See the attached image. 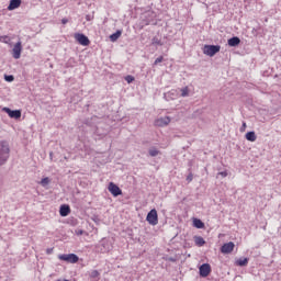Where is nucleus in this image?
Listing matches in <instances>:
<instances>
[{"instance_id":"nucleus-1","label":"nucleus","mask_w":281,"mask_h":281,"mask_svg":"<svg viewBox=\"0 0 281 281\" xmlns=\"http://www.w3.org/2000/svg\"><path fill=\"white\" fill-rule=\"evenodd\" d=\"M10 159V144L8 140L0 142V166H3L5 161Z\"/></svg>"},{"instance_id":"nucleus-2","label":"nucleus","mask_w":281,"mask_h":281,"mask_svg":"<svg viewBox=\"0 0 281 281\" xmlns=\"http://www.w3.org/2000/svg\"><path fill=\"white\" fill-rule=\"evenodd\" d=\"M221 52V45H204L203 54L206 56H216Z\"/></svg>"},{"instance_id":"nucleus-3","label":"nucleus","mask_w":281,"mask_h":281,"mask_svg":"<svg viewBox=\"0 0 281 281\" xmlns=\"http://www.w3.org/2000/svg\"><path fill=\"white\" fill-rule=\"evenodd\" d=\"M59 260H64L65 262H70V265H76L80 258L76 254H64L58 256Z\"/></svg>"},{"instance_id":"nucleus-4","label":"nucleus","mask_w":281,"mask_h":281,"mask_svg":"<svg viewBox=\"0 0 281 281\" xmlns=\"http://www.w3.org/2000/svg\"><path fill=\"white\" fill-rule=\"evenodd\" d=\"M147 223L149 225H157L159 223V216L157 215V210L153 209L148 212L146 217Z\"/></svg>"},{"instance_id":"nucleus-5","label":"nucleus","mask_w":281,"mask_h":281,"mask_svg":"<svg viewBox=\"0 0 281 281\" xmlns=\"http://www.w3.org/2000/svg\"><path fill=\"white\" fill-rule=\"evenodd\" d=\"M199 273L201 278H207L212 273V266L210 263H203L199 268Z\"/></svg>"},{"instance_id":"nucleus-6","label":"nucleus","mask_w":281,"mask_h":281,"mask_svg":"<svg viewBox=\"0 0 281 281\" xmlns=\"http://www.w3.org/2000/svg\"><path fill=\"white\" fill-rule=\"evenodd\" d=\"M76 41L79 43V45H83V47H87L91 42L89 41V37L82 33L75 34Z\"/></svg>"},{"instance_id":"nucleus-7","label":"nucleus","mask_w":281,"mask_h":281,"mask_svg":"<svg viewBox=\"0 0 281 281\" xmlns=\"http://www.w3.org/2000/svg\"><path fill=\"white\" fill-rule=\"evenodd\" d=\"M12 57L15 59V60H19V58H21V52H23V45L21 44V41H19L14 46H13V49H12Z\"/></svg>"},{"instance_id":"nucleus-8","label":"nucleus","mask_w":281,"mask_h":281,"mask_svg":"<svg viewBox=\"0 0 281 281\" xmlns=\"http://www.w3.org/2000/svg\"><path fill=\"white\" fill-rule=\"evenodd\" d=\"M3 111L11 117L12 120H21V110H11L10 108H4Z\"/></svg>"},{"instance_id":"nucleus-9","label":"nucleus","mask_w":281,"mask_h":281,"mask_svg":"<svg viewBox=\"0 0 281 281\" xmlns=\"http://www.w3.org/2000/svg\"><path fill=\"white\" fill-rule=\"evenodd\" d=\"M154 124L160 128H164V126H168V124H170V116L156 119Z\"/></svg>"},{"instance_id":"nucleus-10","label":"nucleus","mask_w":281,"mask_h":281,"mask_svg":"<svg viewBox=\"0 0 281 281\" xmlns=\"http://www.w3.org/2000/svg\"><path fill=\"white\" fill-rule=\"evenodd\" d=\"M108 190L113 196H121L122 194V189H120V187L113 182L109 183Z\"/></svg>"},{"instance_id":"nucleus-11","label":"nucleus","mask_w":281,"mask_h":281,"mask_svg":"<svg viewBox=\"0 0 281 281\" xmlns=\"http://www.w3.org/2000/svg\"><path fill=\"white\" fill-rule=\"evenodd\" d=\"M234 247H236V244H234V241L226 243L221 247V252L232 254V251H234Z\"/></svg>"},{"instance_id":"nucleus-12","label":"nucleus","mask_w":281,"mask_h":281,"mask_svg":"<svg viewBox=\"0 0 281 281\" xmlns=\"http://www.w3.org/2000/svg\"><path fill=\"white\" fill-rule=\"evenodd\" d=\"M59 214L60 216H69V214H71V207H69L68 204H63L59 207Z\"/></svg>"},{"instance_id":"nucleus-13","label":"nucleus","mask_w":281,"mask_h":281,"mask_svg":"<svg viewBox=\"0 0 281 281\" xmlns=\"http://www.w3.org/2000/svg\"><path fill=\"white\" fill-rule=\"evenodd\" d=\"M229 47H238L240 45V37L233 36L227 41Z\"/></svg>"},{"instance_id":"nucleus-14","label":"nucleus","mask_w":281,"mask_h":281,"mask_svg":"<svg viewBox=\"0 0 281 281\" xmlns=\"http://www.w3.org/2000/svg\"><path fill=\"white\" fill-rule=\"evenodd\" d=\"M16 8H21V0H10V3L8 5V10H16Z\"/></svg>"},{"instance_id":"nucleus-15","label":"nucleus","mask_w":281,"mask_h":281,"mask_svg":"<svg viewBox=\"0 0 281 281\" xmlns=\"http://www.w3.org/2000/svg\"><path fill=\"white\" fill-rule=\"evenodd\" d=\"M101 254H106L109 251H111V245H109L108 240H102L101 241V249H100Z\"/></svg>"},{"instance_id":"nucleus-16","label":"nucleus","mask_w":281,"mask_h":281,"mask_svg":"<svg viewBox=\"0 0 281 281\" xmlns=\"http://www.w3.org/2000/svg\"><path fill=\"white\" fill-rule=\"evenodd\" d=\"M237 267H247L249 265V258H239L236 260Z\"/></svg>"},{"instance_id":"nucleus-17","label":"nucleus","mask_w":281,"mask_h":281,"mask_svg":"<svg viewBox=\"0 0 281 281\" xmlns=\"http://www.w3.org/2000/svg\"><path fill=\"white\" fill-rule=\"evenodd\" d=\"M246 139L247 142H256V139H258V137L256 136V132L250 131L246 133Z\"/></svg>"},{"instance_id":"nucleus-18","label":"nucleus","mask_w":281,"mask_h":281,"mask_svg":"<svg viewBox=\"0 0 281 281\" xmlns=\"http://www.w3.org/2000/svg\"><path fill=\"white\" fill-rule=\"evenodd\" d=\"M193 226H195L196 229H203V227H205V223H203V221H201L200 218H194Z\"/></svg>"},{"instance_id":"nucleus-19","label":"nucleus","mask_w":281,"mask_h":281,"mask_svg":"<svg viewBox=\"0 0 281 281\" xmlns=\"http://www.w3.org/2000/svg\"><path fill=\"white\" fill-rule=\"evenodd\" d=\"M194 243L196 247H203V245H205V239L201 236H194Z\"/></svg>"},{"instance_id":"nucleus-20","label":"nucleus","mask_w":281,"mask_h":281,"mask_svg":"<svg viewBox=\"0 0 281 281\" xmlns=\"http://www.w3.org/2000/svg\"><path fill=\"white\" fill-rule=\"evenodd\" d=\"M120 36H122V31L117 30L115 33L110 35V41L112 43H115V41H117V38H120Z\"/></svg>"},{"instance_id":"nucleus-21","label":"nucleus","mask_w":281,"mask_h":281,"mask_svg":"<svg viewBox=\"0 0 281 281\" xmlns=\"http://www.w3.org/2000/svg\"><path fill=\"white\" fill-rule=\"evenodd\" d=\"M150 157H157L159 155V150L156 147H151L148 150Z\"/></svg>"},{"instance_id":"nucleus-22","label":"nucleus","mask_w":281,"mask_h":281,"mask_svg":"<svg viewBox=\"0 0 281 281\" xmlns=\"http://www.w3.org/2000/svg\"><path fill=\"white\" fill-rule=\"evenodd\" d=\"M180 91L181 98H188V95H190V89H188V87L182 88Z\"/></svg>"},{"instance_id":"nucleus-23","label":"nucleus","mask_w":281,"mask_h":281,"mask_svg":"<svg viewBox=\"0 0 281 281\" xmlns=\"http://www.w3.org/2000/svg\"><path fill=\"white\" fill-rule=\"evenodd\" d=\"M89 276L92 279L100 278V272L98 270H92Z\"/></svg>"},{"instance_id":"nucleus-24","label":"nucleus","mask_w":281,"mask_h":281,"mask_svg":"<svg viewBox=\"0 0 281 281\" xmlns=\"http://www.w3.org/2000/svg\"><path fill=\"white\" fill-rule=\"evenodd\" d=\"M5 82H14V76L13 75H4Z\"/></svg>"},{"instance_id":"nucleus-25","label":"nucleus","mask_w":281,"mask_h":281,"mask_svg":"<svg viewBox=\"0 0 281 281\" xmlns=\"http://www.w3.org/2000/svg\"><path fill=\"white\" fill-rule=\"evenodd\" d=\"M0 43H10V37L8 35L0 36Z\"/></svg>"},{"instance_id":"nucleus-26","label":"nucleus","mask_w":281,"mask_h":281,"mask_svg":"<svg viewBox=\"0 0 281 281\" xmlns=\"http://www.w3.org/2000/svg\"><path fill=\"white\" fill-rule=\"evenodd\" d=\"M41 186H43L45 188V186H49V178H43L41 181Z\"/></svg>"},{"instance_id":"nucleus-27","label":"nucleus","mask_w":281,"mask_h":281,"mask_svg":"<svg viewBox=\"0 0 281 281\" xmlns=\"http://www.w3.org/2000/svg\"><path fill=\"white\" fill-rule=\"evenodd\" d=\"M151 43H153V45H164V44L161 43V40H158L157 37H154V38L151 40Z\"/></svg>"},{"instance_id":"nucleus-28","label":"nucleus","mask_w":281,"mask_h":281,"mask_svg":"<svg viewBox=\"0 0 281 281\" xmlns=\"http://www.w3.org/2000/svg\"><path fill=\"white\" fill-rule=\"evenodd\" d=\"M125 80H126V82H128V85H131V82L135 81V77L128 75V76L125 77Z\"/></svg>"},{"instance_id":"nucleus-29","label":"nucleus","mask_w":281,"mask_h":281,"mask_svg":"<svg viewBox=\"0 0 281 281\" xmlns=\"http://www.w3.org/2000/svg\"><path fill=\"white\" fill-rule=\"evenodd\" d=\"M159 63H164V56H159L158 58H156L154 61V66L159 65Z\"/></svg>"},{"instance_id":"nucleus-30","label":"nucleus","mask_w":281,"mask_h":281,"mask_svg":"<svg viewBox=\"0 0 281 281\" xmlns=\"http://www.w3.org/2000/svg\"><path fill=\"white\" fill-rule=\"evenodd\" d=\"M247 128V123L243 122L241 127L239 128L240 133H245Z\"/></svg>"},{"instance_id":"nucleus-31","label":"nucleus","mask_w":281,"mask_h":281,"mask_svg":"<svg viewBox=\"0 0 281 281\" xmlns=\"http://www.w3.org/2000/svg\"><path fill=\"white\" fill-rule=\"evenodd\" d=\"M217 175L223 179H225V177H227V171H222V172H218Z\"/></svg>"},{"instance_id":"nucleus-32","label":"nucleus","mask_w":281,"mask_h":281,"mask_svg":"<svg viewBox=\"0 0 281 281\" xmlns=\"http://www.w3.org/2000/svg\"><path fill=\"white\" fill-rule=\"evenodd\" d=\"M77 236H82L85 234V231L78 229L76 231Z\"/></svg>"},{"instance_id":"nucleus-33","label":"nucleus","mask_w":281,"mask_h":281,"mask_svg":"<svg viewBox=\"0 0 281 281\" xmlns=\"http://www.w3.org/2000/svg\"><path fill=\"white\" fill-rule=\"evenodd\" d=\"M46 254L49 256L50 254H54V248H47Z\"/></svg>"},{"instance_id":"nucleus-34","label":"nucleus","mask_w":281,"mask_h":281,"mask_svg":"<svg viewBox=\"0 0 281 281\" xmlns=\"http://www.w3.org/2000/svg\"><path fill=\"white\" fill-rule=\"evenodd\" d=\"M61 23H63V25H67V23H69V20H68L67 18H64V19L61 20Z\"/></svg>"},{"instance_id":"nucleus-35","label":"nucleus","mask_w":281,"mask_h":281,"mask_svg":"<svg viewBox=\"0 0 281 281\" xmlns=\"http://www.w3.org/2000/svg\"><path fill=\"white\" fill-rule=\"evenodd\" d=\"M192 179H193V176H192V173H190V175L187 177L188 183H190V182L192 181Z\"/></svg>"},{"instance_id":"nucleus-36","label":"nucleus","mask_w":281,"mask_h":281,"mask_svg":"<svg viewBox=\"0 0 281 281\" xmlns=\"http://www.w3.org/2000/svg\"><path fill=\"white\" fill-rule=\"evenodd\" d=\"M168 260L169 262H177V259L175 257H170Z\"/></svg>"},{"instance_id":"nucleus-37","label":"nucleus","mask_w":281,"mask_h":281,"mask_svg":"<svg viewBox=\"0 0 281 281\" xmlns=\"http://www.w3.org/2000/svg\"><path fill=\"white\" fill-rule=\"evenodd\" d=\"M86 20L87 21H91V18H89V15L86 16Z\"/></svg>"},{"instance_id":"nucleus-38","label":"nucleus","mask_w":281,"mask_h":281,"mask_svg":"<svg viewBox=\"0 0 281 281\" xmlns=\"http://www.w3.org/2000/svg\"><path fill=\"white\" fill-rule=\"evenodd\" d=\"M52 155H54V153H50L49 156L52 157Z\"/></svg>"}]
</instances>
